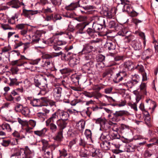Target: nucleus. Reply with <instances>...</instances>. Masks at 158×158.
<instances>
[{
  "mask_svg": "<svg viewBox=\"0 0 158 158\" xmlns=\"http://www.w3.org/2000/svg\"><path fill=\"white\" fill-rule=\"evenodd\" d=\"M127 113V112L124 110L113 112L109 119L112 123L118 122L121 120L122 117L126 115Z\"/></svg>",
  "mask_w": 158,
  "mask_h": 158,
  "instance_id": "1",
  "label": "nucleus"
},
{
  "mask_svg": "<svg viewBox=\"0 0 158 158\" xmlns=\"http://www.w3.org/2000/svg\"><path fill=\"white\" fill-rule=\"evenodd\" d=\"M93 47L89 45V44H86L81 52L82 55H84V57L85 60L91 59L92 57V51Z\"/></svg>",
  "mask_w": 158,
  "mask_h": 158,
  "instance_id": "2",
  "label": "nucleus"
},
{
  "mask_svg": "<svg viewBox=\"0 0 158 158\" xmlns=\"http://www.w3.org/2000/svg\"><path fill=\"white\" fill-rule=\"evenodd\" d=\"M40 60V58H38L30 62L23 61L22 62L21 64H17V65L19 66L23 65L25 69H29L31 71H33L35 70V68L34 67L33 65L37 64Z\"/></svg>",
  "mask_w": 158,
  "mask_h": 158,
  "instance_id": "3",
  "label": "nucleus"
},
{
  "mask_svg": "<svg viewBox=\"0 0 158 158\" xmlns=\"http://www.w3.org/2000/svg\"><path fill=\"white\" fill-rule=\"evenodd\" d=\"M18 156V158H33L31 151L27 146L21 148Z\"/></svg>",
  "mask_w": 158,
  "mask_h": 158,
  "instance_id": "4",
  "label": "nucleus"
},
{
  "mask_svg": "<svg viewBox=\"0 0 158 158\" xmlns=\"http://www.w3.org/2000/svg\"><path fill=\"white\" fill-rule=\"evenodd\" d=\"M120 138V136L118 133H112L109 135L106 132H104L102 134L100 139L101 140H102L103 139H105L108 140H110L115 139H119Z\"/></svg>",
  "mask_w": 158,
  "mask_h": 158,
  "instance_id": "5",
  "label": "nucleus"
},
{
  "mask_svg": "<svg viewBox=\"0 0 158 158\" xmlns=\"http://www.w3.org/2000/svg\"><path fill=\"white\" fill-rule=\"evenodd\" d=\"M41 35V34L40 31H36L32 36V42L33 44H39L41 45L43 44H47V42L46 41L43 39H40Z\"/></svg>",
  "mask_w": 158,
  "mask_h": 158,
  "instance_id": "6",
  "label": "nucleus"
},
{
  "mask_svg": "<svg viewBox=\"0 0 158 158\" xmlns=\"http://www.w3.org/2000/svg\"><path fill=\"white\" fill-rule=\"evenodd\" d=\"M63 137V131L59 130L56 135L54 137L55 142L51 145L52 148L54 150L60 145V142L61 141Z\"/></svg>",
  "mask_w": 158,
  "mask_h": 158,
  "instance_id": "7",
  "label": "nucleus"
},
{
  "mask_svg": "<svg viewBox=\"0 0 158 158\" xmlns=\"http://www.w3.org/2000/svg\"><path fill=\"white\" fill-rule=\"evenodd\" d=\"M94 120L96 124H100V129H103L105 130H107L110 127L109 123H106V119L104 118H98L94 119Z\"/></svg>",
  "mask_w": 158,
  "mask_h": 158,
  "instance_id": "8",
  "label": "nucleus"
},
{
  "mask_svg": "<svg viewBox=\"0 0 158 158\" xmlns=\"http://www.w3.org/2000/svg\"><path fill=\"white\" fill-rule=\"evenodd\" d=\"M127 76V70L125 69L120 70L115 75L114 81L115 82H118L122 81L123 78Z\"/></svg>",
  "mask_w": 158,
  "mask_h": 158,
  "instance_id": "9",
  "label": "nucleus"
},
{
  "mask_svg": "<svg viewBox=\"0 0 158 158\" xmlns=\"http://www.w3.org/2000/svg\"><path fill=\"white\" fill-rule=\"evenodd\" d=\"M63 89L60 86H55L53 88L52 94L55 99L59 100L62 96Z\"/></svg>",
  "mask_w": 158,
  "mask_h": 158,
  "instance_id": "10",
  "label": "nucleus"
},
{
  "mask_svg": "<svg viewBox=\"0 0 158 158\" xmlns=\"http://www.w3.org/2000/svg\"><path fill=\"white\" fill-rule=\"evenodd\" d=\"M62 52L60 51L59 52H53L50 54H47L45 53L43 54L42 56V58L44 59H46L49 60H51L53 58L62 55Z\"/></svg>",
  "mask_w": 158,
  "mask_h": 158,
  "instance_id": "11",
  "label": "nucleus"
},
{
  "mask_svg": "<svg viewBox=\"0 0 158 158\" xmlns=\"http://www.w3.org/2000/svg\"><path fill=\"white\" fill-rule=\"evenodd\" d=\"M85 22H83L77 24L75 27V30L77 31V32L80 34L83 33V31L86 26L89 24Z\"/></svg>",
  "mask_w": 158,
  "mask_h": 158,
  "instance_id": "12",
  "label": "nucleus"
},
{
  "mask_svg": "<svg viewBox=\"0 0 158 158\" xmlns=\"http://www.w3.org/2000/svg\"><path fill=\"white\" fill-rule=\"evenodd\" d=\"M122 5L123 6L122 10L123 12H127L129 13L130 10L132 9L131 6L126 3L125 0H120V2L119 3L118 6Z\"/></svg>",
  "mask_w": 158,
  "mask_h": 158,
  "instance_id": "13",
  "label": "nucleus"
},
{
  "mask_svg": "<svg viewBox=\"0 0 158 158\" xmlns=\"http://www.w3.org/2000/svg\"><path fill=\"white\" fill-rule=\"evenodd\" d=\"M81 6L79 4V0L74 1L71 3L70 5L66 6L65 9L68 10H75L77 7H80Z\"/></svg>",
  "mask_w": 158,
  "mask_h": 158,
  "instance_id": "14",
  "label": "nucleus"
},
{
  "mask_svg": "<svg viewBox=\"0 0 158 158\" xmlns=\"http://www.w3.org/2000/svg\"><path fill=\"white\" fill-rule=\"evenodd\" d=\"M93 66V62L90 61L84 64L82 66L81 69L84 72H88Z\"/></svg>",
  "mask_w": 158,
  "mask_h": 158,
  "instance_id": "15",
  "label": "nucleus"
},
{
  "mask_svg": "<svg viewBox=\"0 0 158 158\" xmlns=\"http://www.w3.org/2000/svg\"><path fill=\"white\" fill-rule=\"evenodd\" d=\"M86 33L89 36V39H94L97 36V32L93 27L88 28L86 31Z\"/></svg>",
  "mask_w": 158,
  "mask_h": 158,
  "instance_id": "16",
  "label": "nucleus"
},
{
  "mask_svg": "<svg viewBox=\"0 0 158 158\" xmlns=\"http://www.w3.org/2000/svg\"><path fill=\"white\" fill-rule=\"evenodd\" d=\"M135 69H137L139 71L142 75V81H144L147 80V74L145 72L143 66L142 65H137L135 67Z\"/></svg>",
  "mask_w": 158,
  "mask_h": 158,
  "instance_id": "17",
  "label": "nucleus"
},
{
  "mask_svg": "<svg viewBox=\"0 0 158 158\" xmlns=\"http://www.w3.org/2000/svg\"><path fill=\"white\" fill-rule=\"evenodd\" d=\"M38 11L37 10H28L24 9H23L22 15L29 18L31 15L37 14L38 13Z\"/></svg>",
  "mask_w": 158,
  "mask_h": 158,
  "instance_id": "18",
  "label": "nucleus"
},
{
  "mask_svg": "<svg viewBox=\"0 0 158 158\" xmlns=\"http://www.w3.org/2000/svg\"><path fill=\"white\" fill-rule=\"evenodd\" d=\"M66 121L60 119L56 121V124L59 128V130L63 131V129L66 127L67 124Z\"/></svg>",
  "mask_w": 158,
  "mask_h": 158,
  "instance_id": "19",
  "label": "nucleus"
},
{
  "mask_svg": "<svg viewBox=\"0 0 158 158\" xmlns=\"http://www.w3.org/2000/svg\"><path fill=\"white\" fill-rule=\"evenodd\" d=\"M58 115L60 118V119L67 120L69 116V114L67 112L58 109L57 110Z\"/></svg>",
  "mask_w": 158,
  "mask_h": 158,
  "instance_id": "20",
  "label": "nucleus"
},
{
  "mask_svg": "<svg viewBox=\"0 0 158 158\" xmlns=\"http://www.w3.org/2000/svg\"><path fill=\"white\" fill-rule=\"evenodd\" d=\"M100 139L102 141L100 143V145L102 148L106 150H108L110 148L111 146V144L110 142H108V140L105 139H103L102 140Z\"/></svg>",
  "mask_w": 158,
  "mask_h": 158,
  "instance_id": "21",
  "label": "nucleus"
},
{
  "mask_svg": "<svg viewBox=\"0 0 158 158\" xmlns=\"http://www.w3.org/2000/svg\"><path fill=\"white\" fill-rule=\"evenodd\" d=\"M27 99L30 100V104L33 106L40 107V98L32 99L31 97H28Z\"/></svg>",
  "mask_w": 158,
  "mask_h": 158,
  "instance_id": "22",
  "label": "nucleus"
},
{
  "mask_svg": "<svg viewBox=\"0 0 158 158\" xmlns=\"http://www.w3.org/2000/svg\"><path fill=\"white\" fill-rule=\"evenodd\" d=\"M104 46L105 48L109 50H114L115 49V43L110 40L107 41Z\"/></svg>",
  "mask_w": 158,
  "mask_h": 158,
  "instance_id": "23",
  "label": "nucleus"
},
{
  "mask_svg": "<svg viewBox=\"0 0 158 158\" xmlns=\"http://www.w3.org/2000/svg\"><path fill=\"white\" fill-rule=\"evenodd\" d=\"M92 27L94 28L97 33L98 32H103L105 28V27L98 23H94L93 24Z\"/></svg>",
  "mask_w": 158,
  "mask_h": 158,
  "instance_id": "24",
  "label": "nucleus"
},
{
  "mask_svg": "<svg viewBox=\"0 0 158 158\" xmlns=\"http://www.w3.org/2000/svg\"><path fill=\"white\" fill-rule=\"evenodd\" d=\"M47 126L49 127V129L52 133H55L57 130V126L54 123H45Z\"/></svg>",
  "mask_w": 158,
  "mask_h": 158,
  "instance_id": "25",
  "label": "nucleus"
},
{
  "mask_svg": "<svg viewBox=\"0 0 158 158\" xmlns=\"http://www.w3.org/2000/svg\"><path fill=\"white\" fill-rule=\"evenodd\" d=\"M132 47L135 50H139L141 48V45L139 40H134L131 43Z\"/></svg>",
  "mask_w": 158,
  "mask_h": 158,
  "instance_id": "26",
  "label": "nucleus"
},
{
  "mask_svg": "<svg viewBox=\"0 0 158 158\" xmlns=\"http://www.w3.org/2000/svg\"><path fill=\"white\" fill-rule=\"evenodd\" d=\"M135 64L134 62L130 60L124 62V66L125 69L128 70H131L133 69L135 66Z\"/></svg>",
  "mask_w": 158,
  "mask_h": 158,
  "instance_id": "27",
  "label": "nucleus"
},
{
  "mask_svg": "<svg viewBox=\"0 0 158 158\" xmlns=\"http://www.w3.org/2000/svg\"><path fill=\"white\" fill-rule=\"evenodd\" d=\"M58 117L57 110L52 114L51 117L49 118L45 122V123H54L56 119Z\"/></svg>",
  "mask_w": 158,
  "mask_h": 158,
  "instance_id": "28",
  "label": "nucleus"
},
{
  "mask_svg": "<svg viewBox=\"0 0 158 158\" xmlns=\"http://www.w3.org/2000/svg\"><path fill=\"white\" fill-rule=\"evenodd\" d=\"M85 123L84 120H81L76 123V127L79 130L82 131L84 129Z\"/></svg>",
  "mask_w": 158,
  "mask_h": 158,
  "instance_id": "29",
  "label": "nucleus"
},
{
  "mask_svg": "<svg viewBox=\"0 0 158 158\" xmlns=\"http://www.w3.org/2000/svg\"><path fill=\"white\" fill-rule=\"evenodd\" d=\"M69 60V64L70 66L71 67H73L75 65L78 64L79 62V60L76 57H72L71 56Z\"/></svg>",
  "mask_w": 158,
  "mask_h": 158,
  "instance_id": "30",
  "label": "nucleus"
},
{
  "mask_svg": "<svg viewBox=\"0 0 158 158\" xmlns=\"http://www.w3.org/2000/svg\"><path fill=\"white\" fill-rule=\"evenodd\" d=\"M104 15L108 19H112L114 16V14L112 13L111 10H109L107 8L106 10H103L102 11Z\"/></svg>",
  "mask_w": 158,
  "mask_h": 158,
  "instance_id": "31",
  "label": "nucleus"
},
{
  "mask_svg": "<svg viewBox=\"0 0 158 158\" xmlns=\"http://www.w3.org/2000/svg\"><path fill=\"white\" fill-rule=\"evenodd\" d=\"M7 4L9 6H11L12 8L16 9L19 8L20 6L19 3L17 0H12L7 2Z\"/></svg>",
  "mask_w": 158,
  "mask_h": 158,
  "instance_id": "32",
  "label": "nucleus"
},
{
  "mask_svg": "<svg viewBox=\"0 0 158 158\" xmlns=\"http://www.w3.org/2000/svg\"><path fill=\"white\" fill-rule=\"evenodd\" d=\"M49 100L47 97H42L40 98V107L48 106Z\"/></svg>",
  "mask_w": 158,
  "mask_h": 158,
  "instance_id": "33",
  "label": "nucleus"
},
{
  "mask_svg": "<svg viewBox=\"0 0 158 158\" xmlns=\"http://www.w3.org/2000/svg\"><path fill=\"white\" fill-rule=\"evenodd\" d=\"M152 55V51L149 49H147L143 53L142 57L144 59H148L150 58Z\"/></svg>",
  "mask_w": 158,
  "mask_h": 158,
  "instance_id": "34",
  "label": "nucleus"
},
{
  "mask_svg": "<svg viewBox=\"0 0 158 158\" xmlns=\"http://www.w3.org/2000/svg\"><path fill=\"white\" fill-rule=\"evenodd\" d=\"M51 149L50 151H47V149L44 150V151H42L44 152L43 156L44 158H53V155L52 150H54L52 148L51 146Z\"/></svg>",
  "mask_w": 158,
  "mask_h": 158,
  "instance_id": "35",
  "label": "nucleus"
},
{
  "mask_svg": "<svg viewBox=\"0 0 158 158\" xmlns=\"http://www.w3.org/2000/svg\"><path fill=\"white\" fill-rule=\"evenodd\" d=\"M90 154L93 157H97L99 156L100 154L99 150L98 149L92 148L90 151Z\"/></svg>",
  "mask_w": 158,
  "mask_h": 158,
  "instance_id": "36",
  "label": "nucleus"
},
{
  "mask_svg": "<svg viewBox=\"0 0 158 158\" xmlns=\"http://www.w3.org/2000/svg\"><path fill=\"white\" fill-rule=\"evenodd\" d=\"M47 131V128L45 127L41 130L35 131L34 133L35 134L39 136H43L44 135Z\"/></svg>",
  "mask_w": 158,
  "mask_h": 158,
  "instance_id": "37",
  "label": "nucleus"
},
{
  "mask_svg": "<svg viewBox=\"0 0 158 158\" xmlns=\"http://www.w3.org/2000/svg\"><path fill=\"white\" fill-rule=\"evenodd\" d=\"M0 127L3 130L7 132H10L11 131V128L10 125L6 123H4L1 125H0Z\"/></svg>",
  "mask_w": 158,
  "mask_h": 158,
  "instance_id": "38",
  "label": "nucleus"
},
{
  "mask_svg": "<svg viewBox=\"0 0 158 158\" xmlns=\"http://www.w3.org/2000/svg\"><path fill=\"white\" fill-rule=\"evenodd\" d=\"M146 85L145 83H142L140 85V89L141 91V93L143 95L148 96L149 95L148 92H147L146 90Z\"/></svg>",
  "mask_w": 158,
  "mask_h": 158,
  "instance_id": "39",
  "label": "nucleus"
},
{
  "mask_svg": "<svg viewBox=\"0 0 158 158\" xmlns=\"http://www.w3.org/2000/svg\"><path fill=\"white\" fill-rule=\"evenodd\" d=\"M109 126L110 125L113 126V127H112V130L113 131L117 133H120V129L119 126L118 127V124L116 123H112V122L111 124L109 123Z\"/></svg>",
  "mask_w": 158,
  "mask_h": 158,
  "instance_id": "40",
  "label": "nucleus"
},
{
  "mask_svg": "<svg viewBox=\"0 0 158 158\" xmlns=\"http://www.w3.org/2000/svg\"><path fill=\"white\" fill-rule=\"evenodd\" d=\"M71 91L70 89H63L62 95L65 98H69L71 94Z\"/></svg>",
  "mask_w": 158,
  "mask_h": 158,
  "instance_id": "41",
  "label": "nucleus"
},
{
  "mask_svg": "<svg viewBox=\"0 0 158 158\" xmlns=\"http://www.w3.org/2000/svg\"><path fill=\"white\" fill-rule=\"evenodd\" d=\"M97 19V23L106 27L105 22L106 19L102 17H98Z\"/></svg>",
  "mask_w": 158,
  "mask_h": 158,
  "instance_id": "42",
  "label": "nucleus"
},
{
  "mask_svg": "<svg viewBox=\"0 0 158 158\" xmlns=\"http://www.w3.org/2000/svg\"><path fill=\"white\" fill-rule=\"evenodd\" d=\"M131 80L134 84L136 85L139 81V77L138 75L134 74L131 76Z\"/></svg>",
  "mask_w": 158,
  "mask_h": 158,
  "instance_id": "43",
  "label": "nucleus"
},
{
  "mask_svg": "<svg viewBox=\"0 0 158 158\" xmlns=\"http://www.w3.org/2000/svg\"><path fill=\"white\" fill-rule=\"evenodd\" d=\"M20 112L26 117H29L30 112L29 109L26 107L22 108Z\"/></svg>",
  "mask_w": 158,
  "mask_h": 158,
  "instance_id": "44",
  "label": "nucleus"
},
{
  "mask_svg": "<svg viewBox=\"0 0 158 158\" xmlns=\"http://www.w3.org/2000/svg\"><path fill=\"white\" fill-rule=\"evenodd\" d=\"M88 151L85 148H81L79 156L82 157H86L88 156Z\"/></svg>",
  "mask_w": 158,
  "mask_h": 158,
  "instance_id": "45",
  "label": "nucleus"
},
{
  "mask_svg": "<svg viewBox=\"0 0 158 158\" xmlns=\"http://www.w3.org/2000/svg\"><path fill=\"white\" fill-rule=\"evenodd\" d=\"M84 134L87 139L92 141V133L91 130L88 129H86Z\"/></svg>",
  "mask_w": 158,
  "mask_h": 158,
  "instance_id": "46",
  "label": "nucleus"
},
{
  "mask_svg": "<svg viewBox=\"0 0 158 158\" xmlns=\"http://www.w3.org/2000/svg\"><path fill=\"white\" fill-rule=\"evenodd\" d=\"M9 79L10 81V82L9 84V85L10 86H13L14 85H18L20 83L17 81V79L16 78H10Z\"/></svg>",
  "mask_w": 158,
  "mask_h": 158,
  "instance_id": "47",
  "label": "nucleus"
},
{
  "mask_svg": "<svg viewBox=\"0 0 158 158\" xmlns=\"http://www.w3.org/2000/svg\"><path fill=\"white\" fill-rule=\"evenodd\" d=\"M83 94L85 96L88 98H91L94 97L96 98H98L97 97L95 96V92H89L86 91H85L83 93Z\"/></svg>",
  "mask_w": 158,
  "mask_h": 158,
  "instance_id": "48",
  "label": "nucleus"
},
{
  "mask_svg": "<svg viewBox=\"0 0 158 158\" xmlns=\"http://www.w3.org/2000/svg\"><path fill=\"white\" fill-rule=\"evenodd\" d=\"M129 126L128 125L123 123L121 124L119 126L120 133L123 132L125 130H129Z\"/></svg>",
  "mask_w": 158,
  "mask_h": 158,
  "instance_id": "49",
  "label": "nucleus"
},
{
  "mask_svg": "<svg viewBox=\"0 0 158 158\" xmlns=\"http://www.w3.org/2000/svg\"><path fill=\"white\" fill-rule=\"evenodd\" d=\"M135 148L134 145L132 144H128L127 146L125 152H133L135 151Z\"/></svg>",
  "mask_w": 158,
  "mask_h": 158,
  "instance_id": "50",
  "label": "nucleus"
},
{
  "mask_svg": "<svg viewBox=\"0 0 158 158\" xmlns=\"http://www.w3.org/2000/svg\"><path fill=\"white\" fill-rule=\"evenodd\" d=\"M105 56L102 54H99L96 57V58L97 62H102L103 61L105 60Z\"/></svg>",
  "mask_w": 158,
  "mask_h": 158,
  "instance_id": "51",
  "label": "nucleus"
},
{
  "mask_svg": "<svg viewBox=\"0 0 158 158\" xmlns=\"http://www.w3.org/2000/svg\"><path fill=\"white\" fill-rule=\"evenodd\" d=\"M37 116L39 119H41L42 121H44L45 119L47 118L45 114L42 112H40L37 113Z\"/></svg>",
  "mask_w": 158,
  "mask_h": 158,
  "instance_id": "52",
  "label": "nucleus"
},
{
  "mask_svg": "<svg viewBox=\"0 0 158 158\" xmlns=\"http://www.w3.org/2000/svg\"><path fill=\"white\" fill-rule=\"evenodd\" d=\"M134 36L133 35H129L128 36L126 35L125 38L124 40L126 42L129 43L131 41H132V40H134Z\"/></svg>",
  "mask_w": 158,
  "mask_h": 158,
  "instance_id": "53",
  "label": "nucleus"
},
{
  "mask_svg": "<svg viewBox=\"0 0 158 158\" xmlns=\"http://www.w3.org/2000/svg\"><path fill=\"white\" fill-rule=\"evenodd\" d=\"M10 144L11 145H16L18 144L19 139L16 138H11L9 139Z\"/></svg>",
  "mask_w": 158,
  "mask_h": 158,
  "instance_id": "54",
  "label": "nucleus"
},
{
  "mask_svg": "<svg viewBox=\"0 0 158 158\" xmlns=\"http://www.w3.org/2000/svg\"><path fill=\"white\" fill-rule=\"evenodd\" d=\"M29 136L27 135V133L26 132H24L23 131H21L20 133V137H19L18 139H22L23 138H26L27 137H29Z\"/></svg>",
  "mask_w": 158,
  "mask_h": 158,
  "instance_id": "55",
  "label": "nucleus"
},
{
  "mask_svg": "<svg viewBox=\"0 0 158 158\" xmlns=\"http://www.w3.org/2000/svg\"><path fill=\"white\" fill-rule=\"evenodd\" d=\"M117 24L114 21H111L109 22L108 27L110 28H115L117 26Z\"/></svg>",
  "mask_w": 158,
  "mask_h": 158,
  "instance_id": "56",
  "label": "nucleus"
},
{
  "mask_svg": "<svg viewBox=\"0 0 158 158\" xmlns=\"http://www.w3.org/2000/svg\"><path fill=\"white\" fill-rule=\"evenodd\" d=\"M41 142L43 144L42 147V151H44L46 149V148L47 147L48 145V142L45 139H42Z\"/></svg>",
  "mask_w": 158,
  "mask_h": 158,
  "instance_id": "57",
  "label": "nucleus"
},
{
  "mask_svg": "<svg viewBox=\"0 0 158 158\" xmlns=\"http://www.w3.org/2000/svg\"><path fill=\"white\" fill-rule=\"evenodd\" d=\"M53 21L55 22L57 20H60L62 19V17L59 14H53Z\"/></svg>",
  "mask_w": 158,
  "mask_h": 158,
  "instance_id": "58",
  "label": "nucleus"
},
{
  "mask_svg": "<svg viewBox=\"0 0 158 158\" xmlns=\"http://www.w3.org/2000/svg\"><path fill=\"white\" fill-rule=\"evenodd\" d=\"M64 34H66V35H68L67 37H68L69 39H71L72 38L73 36L71 35V34L70 33H65L63 31H58L55 34L56 35H61Z\"/></svg>",
  "mask_w": 158,
  "mask_h": 158,
  "instance_id": "59",
  "label": "nucleus"
},
{
  "mask_svg": "<svg viewBox=\"0 0 158 158\" xmlns=\"http://www.w3.org/2000/svg\"><path fill=\"white\" fill-rule=\"evenodd\" d=\"M105 65L103 62H97L96 64V68L99 70H101L104 67Z\"/></svg>",
  "mask_w": 158,
  "mask_h": 158,
  "instance_id": "60",
  "label": "nucleus"
},
{
  "mask_svg": "<svg viewBox=\"0 0 158 158\" xmlns=\"http://www.w3.org/2000/svg\"><path fill=\"white\" fill-rule=\"evenodd\" d=\"M86 144L87 143L85 141V140L81 138L79 140V145L80 146L83 147V148H84L85 147Z\"/></svg>",
  "mask_w": 158,
  "mask_h": 158,
  "instance_id": "61",
  "label": "nucleus"
},
{
  "mask_svg": "<svg viewBox=\"0 0 158 158\" xmlns=\"http://www.w3.org/2000/svg\"><path fill=\"white\" fill-rule=\"evenodd\" d=\"M129 32V31L126 30L125 29H123L122 31H119L118 34V35L126 37V34Z\"/></svg>",
  "mask_w": 158,
  "mask_h": 158,
  "instance_id": "62",
  "label": "nucleus"
},
{
  "mask_svg": "<svg viewBox=\"0 0 158 158\" xmlns=\"http://www.w3.org/2000/svg\"><path fill=\"white\" fill-rule=\"evenodd\" d=\"M80 7L82 8L86 11L93 10L94 9V6L92 5H86L83 6H81Z\"/></svg>",
  "mask_w": 158,
  "mask_h": 158,
  "instance_id": "63",
  "label": "nucleus"
},
{
  "mask_svg": "<svg viewBox=\"0 0 158 158\" xmlns=\"http://www.w3.org/2000/svg\"><path fill=\"white\" fill-rule=\"evenodd\" d=\"M60 72L62 74L68 73L72 72L71 69L69 68H64L60 70Z\"/></svg>",
  "mask_w": 158,
  "mask_h": 158,
  "instance_id": "64",
  "label": "nucleus"
}]
</instances>
